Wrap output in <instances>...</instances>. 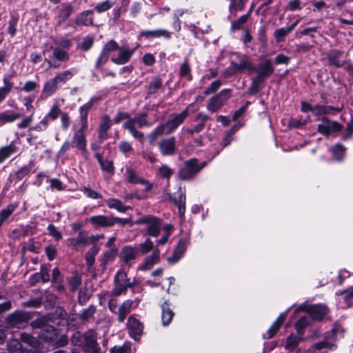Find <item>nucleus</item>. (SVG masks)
Returning a JSON list of instances; mask_svg holds the SVG:
<instances>
[{
  "label": "nucleus",
  "instance_id": "48",
  "mask_svg": "<svg viewBox=\"0 0 353 353\" xmlns=\"http://www.w3.org/2000/svg\"><path fill=\"white\" fill-rule=\"evenodd\" d=\"M114 2H112L110 0H105L103 2L97 3L94 8L97 12L101 13L110 10L114 6Z\"/></svg>",
  "mask_w": 353,
  "mask_h": 353
},
{
  "label": "nucleus",
  "instance_id": "61",
  "mask_svg": "<svg viewBox=\"0 0 353 353\" xmlns=\"http://www.w3.org/2000/svg\"><path fill=\"white\" fill-rule=\"evenodd\" d=\"M221 81L220 80H216L213 81L208 88L204 91L205 95H209L215 92L221 86Z\"/></svg>",
  "mask_w": 353,
  "mask_h": 353
},
{
  "label": "nucleus",
  "instance_id": "10",
  "mask_svg": "<svg viewBox=\"0 0 353 353\" xmlns=\"http://www.w3.org/2000/svg\"><path fill=\"white\" fill-rule=\"evenodd\" d=\"M139 254V250L137 248L132 245L124 246L120 252V259L123 265L130 267L133 261L137 259Z\"/></svg>",
  "mask_w": 353,
  "mask_h": 353
},
{
  "label": "nucleus",
  "instance_id": "23",
  "mask_svg": "<svg viewBox=\"0 0 353 353\" xmlns=\"http://www.w3.org/2000/svg\"><path fill=\"white\" fill-rule=\"evenodd\" d=\"M310 316L314 320H321L328 312V308L325 305L319 304L311 307Z\"/></svg>",
  "mask_w": 353,
  "mask_h": 353
},
{
  "label": "nucleus",
  "instance_id": "64",
  "mask_svg": "<svg viewBox=\"0 0 353 353\" xmlns=\"http://www.w3.org/2000/svg\"><path fill=\"white\" fill-rule=\"evenodd\" d=\"M95 312H96L95 307L93 305H90L83 312V313L81 314V318L83 320L88 321L94 316Z\"/></svg>",
  "mask_w": 353,
  "mask_h": 353
},
{
  "label": "nucleus",
  "instance_id": "38",
  "mask_svg": "<svg viewBox=\"0 0 353 353\" xmlns=\"http://www.w3.org/2000/svg\"><path fill=\"white\" fill-rule=\"evenodd\" d=\"M311 317L305 315L301 317L295 324V328L299 334H302L304 329L310 323Z\"/></svg>",
  "mask_w": 353,
  "mask_h": 353
},
{
  "label": "nucleus",
  "instance_id": "18",
  "mask_svg": "<svg viewBox=\"0 0 353 353\" xmlns=\"http://www.w3.org/2000/svg\"><path fill=\"white\" fill-rule=\"evenodd\" d=\"M96 99L94 98H92L88 102L81 105L79 108V118L81 121V126L83 128H88V115L89 111L92 108Z\"/></svg>",
  "mask_w": 353,
  "mask_h": 353
},
{
  "label": "nucleus",
  "instance_id": "20",
  "mask_svg": "<svg viewBox=\"0 0 353 353\" xmlns=\"http://www.w3.org/2000/svg\"><path fill=\"white\" fill-rule=\"evenodd\" d=\"M58 23L65 21L73 12V7L70 3H63L57 7Z\"/></svg>",
  "mask_w": 353,
  "mask_h": 353
},
{
  "label": "nucleus",
  "instance_id": "17",
  "mask_svg": "<svg viewBox=\"0 0 353 353\" xmlns=\"http://www.w3.org/2000/svg\"><path fill=\"white\" fill-rule=\"evenodd\" d=\"M125 176L127 181L130 183H142L145 185L146 191H150L152 188V185L148 181L139 177L137 173L132 168L126 169Z\"/></svg>",
  "mask_w": 353,
  "mask_h": 353
},
{
  "label": "nucleus",
  "instance_id": "59",
  "mask_svg": "<svg viewBox=\"0 0 353 353\" xmlns=\"http://www.w3.org/2000/svg\"><path fill=\"white\" fill-rule=\"evenodd\" d=\"M110 353H131L130 344L124 343L121 346H115L110 350Z\"/></svg>",
  "mask_w": 353,
  "mask_h": 353
},
{
  "label": "nucleus",
  "instance_id": "25",
  "mask_svg": "<svg viewBox=\"0 0 353 353\" xmlns=\"http://www.w3.org/2000/svg\"><path fill=\"white\" fill-rule=\"evenodd\" d=\"M161 321L163 326L168 325L174 317L173 311L169 307V304L165 301L161 305Z\"/></svg>",
  "mask_w": 353,
  "mask_h": 353
},
{
  "label": "nucleus",
  "instance_id": "6",
  "mask_svg": "<svg viewBox=\"0 0 353 353\" xmlns=\"http://www.w3.org/2000/svg\"><path fill=\"white\" fill-rule=\"evenodd\" d=\"M245 70L249 71H254V67L248 61V59L245 56H242L239 63H236L234 61H232L230 65L225 70V77H230L235 73L241 72Z\"/></svg>",
  "mask_w": 353,
  "mask_h": 353
},
{
  "label": "nucleus",
  "instance_id": "24",
  "mask_svg": "<svg viewBox=\"0 0 353 353\" xmlns=\"http://www.w3.org/2000/svg\"><path fill=\"white\" fill-rule=\"evenodd\" d=\"M141 35L148 39L159 37L170 39L171 37V33L165 29L142 31Z\"/></svg>",
  "mask_w": 353,
  "mask_h": 353
},
{
  "label": "nucleus",
  "instance_id": "33",
  "mask_svg": "<svg viewBox=\"0 0 353 353\" xmlns=\"http://www.w3.org/2000/svg\"><path fill=\"white\" fill-rule=\"evenodd\" d=\"M59 85L52 78L48 81L43 85L42 94L45 97H49L53 94L59 88Z\"/></svg>",
  "mask_w": 353,
  "mask_h": 353
},
{
  "label": "nucleus",
  "instance_id": "52",
  "mask_svg": "<svg viewBox=\"0 0 353 353\" xmlns=\"http://www.w3.org/2000/svg\"><path fill=\"white\" fill-rule=\"evenodd\" d=\"M250 13H251V10L247 14H243L241 17H240L238 19V20L233 21L232 23V28L233 30L239 29L243 24H244L245 23L247 22V21L248 20V18L250 15Z\"/></svg>",
  "mask_w": 353,
  "mask_h": 353
},
{
  "label": "nucleus",
  "instance_id": "15",
  "mask_svg": "<svg viewBox=\"0 0 353 353\" xmlns=\"http://www.w3.org/2000/svg\"><path fill=\"white\" fill-rule=\"evenodd\" d=\"M175 145V138L172 137L161 140L159 143V149L163 156L172 155L174 153Z\"/></svg>",
  "mask_w": 353,
  "mask_h": 353
},
{
  "label": "nucleus",
  "instance_id": "14",
  "mask_svg": "<svg viewBox=\"0 0 353 353\" xmlns=\"http://www.w3.org/2000/svg\"><path fill=\"white\" fill-rule=\"evenodd\" d=\"M128 328L130 336L134 340H138L143 332V326L139 320L130 316L128 320Z\"/></svg>",
  "mask_w": 353,
  "mask_h": 353
},
{
  "label": "nucleus",
  "instance_id": "53",
  "mask_svg": "<svg viewBox=\"0 0 353 353\" xmlns=\"http://www.w3.org/2000/svg\"><path fill=\"white\" fill-rule=\"evenodd\" d=\"M162 85V81L160 77H156L151 83H150L148 88V93L152 94H154Z\"/></svg>",
  "mask_w": 353,
  "mask_h": 353
},
{
  "label": "nucleus",
  "instance_id": "1",
  "mask_svg": "<svg viewBox=\"0 0 353 353\" xmlns=\"http://www.w3.org/2000/svg\"><path fill=\"white\" fill-rule=\"evenodd\" d=\"M72 343L81 346L84 352L88 353H98L99 350L97 343V334L92 330H89L84 335L76 333L72 339Z\"/></svg>",
  "mask_w": 353,
  "mask_h": 353
},
{
  "label": "nucleus",
  "instance_id": "46",
  "mask_svg": "<svg viewBox=\"0 0 353 353\" xmlns=\"http://www.w3.org/2000/svg\"><path fill=\"white\" fill-rule=\"evenodd\" d=\"M15 152V147L13 145L2 148L0 149V162L9 157L12 154Z\"/></svg>",
  "mask_w": 353,
  "mask_h": 353
},
{
  "label": "nucleus",
  "instance_id": "58",
  "mask_svg": "<svg viewBox=\"0 0 353 353\" xmlns=\"http://www.w3.org/2000/svg\"><path fill=\"white\" fill-rule=\"evenodd\" d=\"M179 73L181 77H188L189 80L192 79V76L190 74V67L187 60H185L181 65Z\"/></svg>",
  "mask_w": 353,
  "mask_h": 353
},
{
  "label": "nucleus",
  "instance_id": "37",
  "mask_svg": "<svg viewBox=\"0 0 353 353\" xmlns=\"http://www.w3.org/2000/svg\"><path fill=\"white\" fill-rule=\"evenodd\" d=\"M73 77V72L71 70H65L63 72L59 73L53 79L57 82L59 86L64 84L66 81L70 80Z\"/></svg>",
  "mask_w": 353,
  "mask_h": 353
},
{
  "label": "nucleus",
  "instance_id": "5",
  "mask_svg": "<svg viewBox=\"0 0 353 353\" xmlns=\"http://www.w3.org/2000/svg\"><path fill=\"white\" fill-rule=\"evenodd\" d=\"M137 225H147V232L152 236H157L159 234L161 223L159 219L151 215L145 216L135 221Z\"/></svg>",
  "mask_w": 353,
  "mask_h": 353
},
{
  "label": "nucleus",
  "instance_id": "31",
  "mask_svg": "<svg viewBox=\"0 0 353 353\" xmlns=\"http://www.w3.org/2000/svg\"><path fill=\"white\" fill-rule=\"evenodd\" d=\"M163 134H168L167 128L164 124L159 125L148 134V141L151 144H153L155 141Z\"/></svg>",
  "mask_w": 353,
  "mask_h": 353
},
{
  "label": "nucleus",
  "instance_id": "13",
  "mask_svg": "<svg viewBox=\"0 0 353 353\" xmlns=\"http://www.w3.org/2000/svg\"><path fill=\"white\" fill-rule=\"evenodd\" d=\"M274 71L270 59L266 60L263 63L260 64L257 70V77L254 79V85L261 83L265 77L270 76Z\"/></svg>",
  "mask_w": 353,
  "mask_h": 353
},
{
  "label": "nucleus",
  "instance_id": "9",
  "mask_svg": "<svg viewBox=\"0 0 353 353\" xmlns=\"http://www.w3.org/2000/svg\"><path fill=\"white\" fill-rule=\"evenodd\" d=\"M30 316L28 313L16 311L7 317L8 323L12 327L22 328L26 326Z\"/></svg>",
  "mask_w": 353,
  "mask_h": 353
},
{
  "label": "nucleus",
  "instance_id": "39",
  "mask_svg": "<svg viewBox=\"0 0 353 353\" xmlns=\"http://www.w3.org/2000/svg\"><path fill=\"white\" fill-rule=\"evenodd\" d=\"M3 84L4 85L0 88V103L6 99L13 86V83L6 77L3 78Z\"/></svg>",
  "mask_w": 353,
  "mask_h": 353
},
{
  "label": "nucleus",
  "instance_id": "43",
  "mask_svg": "<svg viewBox=\"0 0 353 353\" xmlns=\"http://www.w3.org/2000/svg\"><path fill=\"white\" fill-rule=\"evenodd\" d=\"M99 249L94 245L85 254V260L88 268H91L95 261V256L97 254Z\"/></svg>",
  "mask_w": 353,
  "mask_h": 353
},
{
  "label": "nucleus",
  "instance_id": "55",
  "mask_svg": "<svg viewBox=\"0 0 353 353\" xmlns=\"http://www.w3.org/2000/svg\"><path fill=\"white\" fill-rule=\"evenodd\" d=\"M16 208V205L13 204L8 205L6 208L0 212V218L4 221L11 215Z\"/></svg>",
  "mask_w": 353,
  "mask_h": 353
},
{
  "label": "nucleus",
  "instance_id": "12",
  "mask_svg": "<svg viewBox=\"0 0 353 353\" xmlns=\"http://www.w3.org/2000/svg\"><path fill=\"white\" fill-rule=\"evenodd\" d=\"M119 50L118 57H112V61L116 64L123 65L128 62L135 51V48L130 49L127 46H119L117 49Z\"/></svg>",
  "mask_w": 353,
  "mask_h": 353
},
{
  "label": "nucleus",
  "instance_id": "11",
  "mask_svg": "<svg viewBox=\"0 0 353 353\" xmlns=\"http://www.w3.org/2000/svg\"><path fill=\"white\" fill-rule=\"evenodd\" d=\"M343 126L337 121H332L325 117L322 119V122L317 126V130L322 134L329 136L332 132L340 131Z\"/></svg>",
  "mask_w": 353,
  "mask_h": 353
},
{
  "label": "nucleus",
  "instance_id": "42",
  "mask_svg": "<svg viewBox=\"0 0 353 353\" xmlns=\"http://www.w3.org/2000/svg\"><path fill=\"white\" fill-rule=\"evenodd\" d=\"M8 347L10 353H26L21 343L17 340L10 341Z\"/></svg>",
  "mask_w": 353,
  "mask_h": 353
},
{
  "label": "nucleus",
  "instance_id": "27",
  "mask_svg": "<svg viewBox=\"0 0 353 353\" xmlns=\"http://www.w3.org/2000/svg\"><path fill=\"white\" fill-rule=\"evenodd\" d=\"M21 114L10 110L0 112V126L12 123L21 117Z\"/></svg>",
  "mask_w": 353,
  "mask_h": 353
},
{
  "label": "nucleus",
  "instance_id": "54",
  "mask_svg": "<svg viewBox=\"0 0 353 353\" xmlns=\"http://www.w3.org/2000/svg\"><path fill=\"white\" fill-rule=\"evenodd\" d=\"M111 125L112 121L110 117L107 114H105L101 118L99 130L108 132V130L110 128Z\"/></svg>",
  "mask_w": 353,
  "mask_h": 353
},
{
  "label": "nucleus",
  "instance_id": "22",
  "mask_svg": "<svg viewBox=\"0 0 353 353\" xmlns=\"http://www.w3.org/2000/svg\"><path fill=\"white\" fill-rule=\"evenodd\" d=\"M187 243L183 240H180L172 256L168 257L167 261L170 263H175L180 260L185 252Z\"/></svg>",
  "mask_w": 353,
  "mask_h": 353
},
{
  "label": "nucleus",
  "instance_id": "62",
  "mask_svg": "<svg viewBox=\"0 0 353 353\" xmlns=\"http://www.w3.org/2000/svg\"><path fill=\"white\" fill-rule=\"evenodd\" d=\"M119 149L125 156H128L133 150L132 145L129 142L125 141H121L119 143Z\"/></svg>",
  "mask_w": 353,
  "mask_h": 353
},
{
  "label": "nucleus",
  "instance_id": "35",
  "mask_svg": "<svg viewBox=\"0 0 353 353\" xmlns=\"http://www.w3.org/2000/svg\"><path fill=\"white\" fill-rule=\"evenodd\" d=\"M323 348H327L333 350L336 348V345L334 343L327 341L325 339V341L318 342L311 346L307 350L310 353H314L316 350H321Z\"/></svg>",
  "mask_w": 353,
  "mask_h": 353
},
{
  "label": "nucleus",
  "instance_id": "49",
  "mask_svg": "<svg viewBox=\"0 0 353 353\" xmlns=\"http://www.w3.org/2000/svg\"><path fill=\"white\" fill-rule=\"evenodd\" d=\"M118 48V43L115 41L111 40L103 46L102 52L109 57L113 52L117 50Z\"/></svg>",
  "mask_w": 353,
  "mask_h": 353
},
{
  "label": "nucleus",
  "instance_id": "45",
  "mask_svg": "<svg viewBox=\"0 0 353 353\" xmlns=\"http://www.w3.org/2000/svg\"><path fill=\"white\" fill-rule=\"evenodd\" d=\"M157 174L162 178L169 179L173 174V170L168 165H161L158 168Z\"/></svg>",
  "mask_w": 353,
  "mask_h": 353
},
{
  "label": "nucleus",
  "instance_id": "16",
  "mask_svg": "<svg viewBox=\"0 0 353 353\" xmlns=\"http://www.w3.org/2000/svg\"><path fill=\"white\" fill-rule=\"evenodd\" d=\"M88 220L95 228H107L113 226V216L97 215L90 217Z\"/></svg>",
  "mask_w": 353,
  "mask_h": 353
},
{
  "label": "nucleus",
  "instance_id": "57",
  "mask_svg": "<svg viewBox=\"0 0 353 353\" xmlns=\"http://www.w3.org/2000/svg\"><path fill=\"white\" fill-rule=\"evenodd\" d=\"M139 248L142 254H147L153 250V243L150 239H147L143 243L139 244Z\"/></svg>",
  "mask_w": 353,
  "mask_h": 353
},
{
  "label": "nucleus",
  "instance_id": "40",
  "mask_svg": "<svg viewBox=\"0 0 353 353\" xmlns=\"http://www.w3.org/2000/svg\"><path fill=\"white\" fill-rule=\"evenodd\" d=\"M69 241L72 246L78 247L85 245L88 241V238L83 232H81L77 237L70 239Z\"/></svg>",
  "mask_w": 353,
  "mask_h": 353
},
{
  "label": "nucleus",
  "instance_id": "63",
  "mask_svg": "<svg viewBox=\"0 0 353 353\" xmlns=\"http://www.w3.org/2000/svg\"><path fill=\"white\" fill-rule=\"evenodd\" d=\"M48 231L50 235H51L55 240L59 241L62 238L61 233L57 229V228L52 225L50 224L48 226Z\"/></svg>",
  "mask_w": 353,
  "mask_h": 353
},
{
  "label": "nucleus",
  "instance_id": "29",
  "mask_svg": "<svg viewBox=\"0 0 353 353\" xmlns=\"http://www.w3.org/2000/svg\"><path fill=\"white\" fill-rule=\"evenodd\" d=\"M133 302L131 300L125 301L123 304L119 307L117 314H118V320L119 322L124 321L126 316L130 312L132 308Z\"/></svg>",
  "mask_w": 353,
  "mask_h": 353
},
{
  "label": "nucleus",
  "instance_id": "60",
  "mask_svg": "<svg viewBox=\"0 0 353 353\" xmlns=\"http://www.w3.org/2000/svg\"><path fill=\"white\" fill-rule=\"evenodd\" d=\"M60 117L61 128L63 130H67L69 128L71 123L70 117L67 112H62Z\"/></svg>",
  "mask_w": 353,
  "mask_h": 353
},
{
  "label": "nucleus",
  "instance_id": "34",
  "mask_svg": "<svg viewBox=\"0 0 353 353\" xmlns=\"http://www.w3.org/2000/svg\"><path fill=\"white\" fill-rule=\"evenodd\" d=\"M343 334V330L342 327L340 325H336L330 332H327L325 334V339L333 343V341H335L339 337L342 336Z\"/></svg>",
  "mask_w": 353,
  "mask_h": 353
},
{
  "label": "nucleus",
  "instance_id": "2",
  "mask_svg": "<svg viewBox=\"0 0 353 353\" xmlns=\"http://www.w3.org/2000/svg\"><path fill=\"white\" fill-rule=\"evenodd\" d=\"M150 125L151 123L147 121L145 114H139L134 118L129 117L128 120L123 123V128L127 129L132 136L137 139L143 138V133L139 131L137 128Z\"/></svg>",
  "mask_w": 353,
  "mask_h": 353
},
{
  "label": "nucleus",
  "instance_id": "7",
  "mask_svg": "<svg viewBox=\"0 0 353 353\" xmlns=\"http://www.w3.org/2000/svg\"><path fill=\"white\" fill-rule=\"evenodd\" d=\"M116 286L113 293L118 296L120 295L127 288L132 287V283L127 277V272L124 267H122L115 276Z\"/></svg>",
  "mask_w": 353,
  "mask_h": 353
},
{
  "label": "nucleus",
  "instance_id": "56",
  "mask_svg": "<svg viewBox=\"0 0 353 353\" xmlns=\"http://www.w3.org/2000/svg\"><path fill=\"white\" fill-rule=\"evenodd\" d=\"M48 126V120H47V117L43 118V119L36 124L34 126L29 128V130H34L37 132H42L46 130Z\"/></svg>",
  "mask_w": 353,
  "mask_h": 353
},
{
  "label": "nucleus",
  "instance_id": "21",
  "mask_svg": "<svg viewBox=\"0 0 353 353\" xmlns=\"http://www.w3.org/2000/svg\"><path fill=\"white\" fill-rule=\"evenodd\" d=\"M75 23L78 26H91L93 24V12L85 10L77 15Z\"/></svg>",
  "mask_w": 353,
  "mask_h": 353
},
{
  "label": "nucleus",
  "instance_id": "44",
  "mask_svg": "<svg viewBox=\"0 0 353 353\" xmlns=\"http://www.w3.org/2000/svg\"><path fill=\"white\" fill-rule=\"evenodd\" d=\"M52 57L54 59L61 61H65L69 59V55L68 52L60 48H55L53 49Z\"/></svg>",
  "mask_w": 353,
  "mask_h": 353
},
{
  "label": "nucleus",
  "instance_id": "47",
  "mask_svg": "<svg viewBox=\"0 0 353 353\" xmlns=\"http://www.w3.org/2000/svg\"><path fill=\"white\" fill-rule=\"evenodd\" d=\"M308 119L309 118L305 119L302 118H291L288 121V125L290 128H301L307 123Z\"/></svg>",
  "mask_w": 353,
  "mask_h": 353
},
{
  "label": "nucleus",
  "instance_id": "51",
  "mask_svg": "<svg viewBox=\"0 0 353 353\" xmlns=\"http://www.w3.org/2000/svg\"><path fill=\"white\" fill-rule=\"evenodd\" d=\"M61 113L60 108L57 105H54L45 117H47V120L50 119L52 121H54Z\"/></svg>",
  "mask_w": 353,
  "mask_h": 353
},
{
  "label": "nucleus",
  "instance_id": "4",
  "mask_svg": "<svg viewBox=\"0 0 353 353\" xmlns=\"http://www.w3.org/2000/svg\"><path fill=\"white\" fill-rule=\"evenodd\" d=\"M88 128H83L81 126L79 129L77 130L72 137V147L76 148L79 150L82 156L85 158L88 157V150H87V139H86V132Z\"/></svg>",
  "mask_w": 353,
  "mask_h": 353
},
{
  "label": "nucleus",
  "instance_id": "8",
  "mask_svg": "<svg viewBox=\"0 0 353 353\" xmlns=\"http://www.w3.org/2000/svg\"><path fill=\"white\" fill-rule=\"evenodd\" d=\"M192 107H193V104H190L180 114L172 115L171 118L167 121V122L164 124L167 128V134H170L172 132L184 121V120L188 116L189 110Z\"/></svg>",
  "mask_w": 353,
  "mask_h": 353
},
{
  "label": "nucleus",
  "instance_id": "32",
  "mask_svg": "<svg viewBox=\"0 0 353 353\" xmlns=\"http://www.w3.org/2000/svg\"><path fill=\"white\" fill-rule=\"evenodd\" d=\"M342 53L343 52L341 51L335 49L329 51L327 54V59L329 62L336 67H342L343 65V62L339 60Z\"/></svg>",
  "mask_w": 353,
  "mask_h": 353
},
{
  "label": "nucleus",
  "instance_id": "3",
  "mask_svg": "<svg viewBox=\"0 0 353 353\" xmlns=\"http://www.w3.org/2000/svg\"><path fill=\"white\" fill-rule=\"evenodd\" d=\"M205 165V162L199 165L196 159H191L185 161L184 166L179 172V176L182 180L190 179Z\"/></svg>",
  "mask_w": 353,
  "mask_h": 353
},
{
  "label": "nucleus",
  "instance_id": "19",
  "mask_svg": "<svg viewBox=\"0 0 353 353\" xmlns=\"http://www.w3.org/2000/svg\"><path fill=\"white\" fill-rule=\"evenodd\" d=\"M160 260V251L158 249L153 250L152 254L145 258L142 265L140 267L141 270L151 269L153 265L159 263Z\"/></svg>",
  "mask_w": 353,
  "mask_h": 353
},
{
  "label": "nucleus",
  "instance_id": "36",
  "mask_svg": "<svg viewBox=\"0 0 353 353\" xmlns=\"http://www.w3.org/2000/svg\"><path fill=\"white\" fill-rule=\"evenodd\" d=\"M105 202L109 208L115 209L120 212H125L130 208L128 206H125L121 201L117 199H109Z\"/></svg>",
  "mask_w": 353,
  "mask_h": 353
},
{
  "label": "nucleus",
  "instance_id": "26",
  "mask_svg": "<svg viewBox=\"0 0 353 353\" xmlns=\"http://www.w3.org/2000/svg\"><path fill=\"white\" fill-rule=\"evenodd\" d=\"M301 341V339L299 336L291 334L286 339L285 350L290 353H299V350L297 347Z\"/></svg>",
  "mask_w": 353,
  "mask_h": 353
},
{
  "label": "nucleus",
  "instance_id": "50",
  "mask_svg": "<svg viewBox=\"0 0 353 353\" xmlns=\"http://www.w3.org/2000/svg\"><path fill=\"white\" fill-rule=\"evenodd\" d=\"M290 32L287 27L281 28L275 30L274 36L278 42H281L284 40L285 36Z\"/></svg>",
  "mask_w": 353,
  "mask_h": 353
},
{
  "label": "nucleus",
  "instance_id": "28",
  "mask_svg": "<svg viewBox=\"0 0 353 353\" xmlns=\"http://www.w3.org/2000/svg\"><path fill=\"white\" fill-rule=\"evenodd\" d=\"M226 93L225 90L221 91L219 94L212 97L210 100L207 105V108L209 111L214 112L217 111L222 105L223 102L221 100L220 96L223 93Z\"/></svg>",
  "mask_w": 353,
  "mask_h": 353
},
{
  "label": "nucleus",
  "instance_id": "41",
  "mask_svg": "<svg viewBox=\"0 0 353 353\" xmlns=\"http://www.w3.org/2000/svg\"><path fill=\"white\" fill-rule=\"evenodd\" d=\"M345 148L340 143L336 144L332 148V152L335 160L341 161L345 155Z\"/></svg>",
  "mask_w": 353,
  "mask_h": 353
},
{
  "label": "nucleus",
  "instance_id": "30",
  "mask_svg": "<svg viewBox=\"0 0 353 353\" xmlns=\"http://www.w3.org/2000/svg\"><path fill=\"white\" fill-rule=\"evenodd\" d=\"M286 314L285 312L281 313L278 318L276 319V321L272 323L271 327L268 330V338L271 339L278 332L279 327L283 324L285 319Z\"/></svg>",
  "mask_w": 353,
  "mask_h": 353
}]
</instances>
